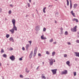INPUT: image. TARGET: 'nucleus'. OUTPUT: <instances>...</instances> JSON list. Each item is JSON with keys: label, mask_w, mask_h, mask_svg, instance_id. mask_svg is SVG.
<instances>
[{"label": "nucleus", "mask_w": 79, "mask_h": 79, "mask_svg": "<svg viewBox=\"0 0 79 79\" xmlns=\"http://www.w3.org/2000/svg\"><path fill=\"white\" fill-rule=\"evenodd\" d=\"M10 59L12 60V61H15V56L13 55H12L10 57Z\"/></svg>", "instance_id": "obj_1"}, {"label": "nucleus", "mask_w": 79, "mask_h": 79, "mask_svg": "<svg viewBox=\"0 0 79 79\" xmlns=\"http://www.w3.org/2000/svg\"><path fill=\"white\" fill-rule=\"evenodd\" d=\"M56 71H57V69H54L51 70L53 74H56Z\"/></svg>", "instance_id": "obj_2"}, {"label": "nucleus", "mask_w": 79, "mask_h": 79, "mask_svg": "<svg viewBox=\"0 0 79 79\" xmlns=\"http://www.w3.org/2000/svg\"><path fill=\"white\" fill-rule=\"evenodd\" d=\"M49 63L51 65H53V60L51 58V60H49Z\"/></svg>", "instance_id": "obj_3"}, {"label": "nucleus", "mask_w": 79, "mask_h": 79, "mask_svg": "<svg viewBox=\"0 0 79 79\" xmlns=\"http://www.w3.org/2000/svg\"><path fill=\"white\" fill-rule=\"evenodd\" d=\"M68 73V71L67 70H65L64 71L62 72L61 74L62 75L63 74H66Z\"/></svg>", "instance_id": "obj_4"}, {"label": "nucleus", "mask_w": 79, "mask_h": 79, "mask_svg": "<svg viewBox=\"0 0 79 79\" xmlns=\"http://www.w3.org/2000/svg\"><path fill=\"white\" fill-rule=\"evenodd\" d=\"M35 30H40V26L38 25L35 28Z\"/></svg>", "instance_id": "obj_5"}, {"label": "nucleus", "mask_w": 79, "mask_h": 79, "mask_svg": "<svg viewBox=\"0 0 79 79\" xmlns=\"http://www.w3.org/2000/svg\"><path fill=\"white\" fill-rule=\"evenodd\" d=\"M14 27L11 30H17V27L15 26V25H13Z\"/></svg>", "instance_id": "obj_6"}, {"label": "nucleus", "mask_w": 79, "mask_h": 79, "mask_svg": "<svg viewBox=\"0 0 79 79\" xmlns=\"http://www.w3.org/2000/svg\"><path fill=\"white\" fill-rule=\"evenodd\" d=\"M12 22L13 24V25H15V23H16V20L15 19H12Z\"/></svg>", "instance_id": "obj_7"}, {"label": "nucleus", "mask_w": 79, "mask_h": 79, "mask_svg": "<svg viewBox=\"0 0 79 79\" xmlns=\"http://www.w3.org/2000/svg\"><path fill=\"white\" fill-rule=\"evenodd\" d=\"M72 21H76V23H78V19H76V18H74L73 19H72Z\"/></svg>", "instance_id": "obj_8"}, {"label": "nucleus", "mask_w": 79, "mask_h": 79, "mask_svg": "<svg viewBox=\"0 0 79 79\" xmlns=\"http://www.w3.org/2000/svg\"><path fill=\"white\" fill-rule=\"evenodd\" d=\"M41 39L43 40H44V39H47V38H46V37H44V35H42L41 36Z\"/></svg>", "instance_id": "obj_9"}, {"label": "nucleus", "mask_w": 79, "mask_h": 79, "mask_svg": "<svg viewBox=\"0 0 79 79\" xmlns=\"http://www.w3.org/2000/svg\"><path fill=\"white\" fill-rule=\"evenodd\" d=\"M71 14H72V15L73 16H74V17H75V13H73V11L72 10L71 12Z\"/></svg>", "instance_id": "obj_10"}, {"label": "nucleus", "mask_w": 79, "mask_h": 79, "mask_svg": "<svg viewBox=\"0 0 79 79\" xmlns=\"http://www.w3.org/2000/svg\"><path fill=\"white\" fill-rule=\"evenodd\" d=\"M70 63V62L69 61H67L66 62V64H67V65H68L69 66H70V65H69Z\"/></svg>", "instance_id": "obj_11"}, {"label": "nucleus", "mask_w": 79, "mask_h": 79, "mask_svg": "<svg viewBox=\"0 0 79 79\" xmlns=\"http://www.w3.org/2000/svg\"><path fill=\"white\" fill-rule=\"evenodd\" d=\"M70 8L71 9L72 8V3L71 2V0H70Z\"/></svg>", "instance_id": "obj_12"}, {"label": "nucleus", "mask_w": 79, "mask_h": 79, "mask_svg": "<svg viewBox=\"0 0 79 79\" xmlns=\"http://www.w3.org/2000/svg\"><path fill=\"white\" fill-rule=\"evenodd\" d=\"M77 29V26H76L74 27H73V29H71V30H76Z\"/></svg>", "instance_id": "obj_13"}, {"label": "nucleus", "mask_w": 79, "mask_h": 79, "mask_svg": "<svg viewBox=\"0 0 79 79\" xmlns=\"http://www.w3.org/2000/svg\"><path fill=\"white\" fill-rule=\"evenodd\" d=\"M10 41H12V42H14V40H13V37H12L10 38Z\"/></svg>", "instance_id": "obj_14"}, {"label": "nucleus", "mask_w": 79, "mask_h": 79, "mask_svg": "<svg viewBox=\"0 0 79 79\" xmlns=\"http://www.w3.org/2000/svg\"><path fill=\"white\" fill-rule=\"evenodd\" d=\"M36 52H37V50H34V56H35L36 55Z\"/></svg>", "instance_id": "obj_15"}, {"label": "nucleus", "mask_w": 79, "mask_h": 79, "mask_svg": "<svg viewBox=\"0 0 79 79\" xmlns=\"http://www.w3.org/2000/svg\"><path fill=\"white\" fill-rule=\"evenodd\" d=\"M77 4H74L73 6L74 8H76V7H77Z\"/></svg>", "instance_id": "obj_16"}, {"label": "nucleus", "mask_w": 79, "mask_h": 79, "mask_svg": "<svg viewBox=\"0 0 79 79\" xmlns=\"http://www.w3.org/2000/svg\"><path fill=\"white\" fill-rule=\"evenodd\" d=\"M45 9H46V7H45L43 9V11L44 13H46L45 10Z\"/></svg>", "instance_id": "obj_17"}, {"label": "nucleus", "mask_w": 79, "mask_h": 79, "mask_svg": "<svg viewBox=\"0 0 79 79\" xmlns=\"http://www.w3.org/2000/svg\"><path fill=\"white\" fill-rule=\"evenodd\" d=\"M3 57H4V58H6L7 56L6 55V54H4L3 55Z\"/></svg>", "instance_id": "obj_18"}, {"label": "nucleus", "mask_w": 79, "mask_h": 79, "mask_svg": "<svg viewBox=\"0 0 79 79\" xmlns=\"http://www.w3.org/2000/svg\"><path fill=\"white\" fill-rule=\"evenodd\" d=\"M55 53H56L55 52H53L52 53V56H54V55H55Z\"/></svg>", "instance_id": "obj_19"}, {"label": "nucleus", "mask_w": 79, "mask_h": 79, "mask_svg": "<svg viewBox=\"0 0 79 79\" xmlns=\"http://www.w3.org/2000/svg\"><path fill=\"white\" fill-rule=\"evenodd\" d=\"M67 6H69V1H68V0H67Z\"/></svg>", "instance_id": "obj_20"}, {"label": "nucleus", "mask_w": 79, "mask_h": 79, "mask_svg": "<svg viewBox=\"0 0 79 79\" xmlns=\"http://www.w3.org/2000/svg\"><path fill=\"white\" fill-rule=\"evenodd\" d=\"M10 31L11 32L12 34L14 33V30H10Z\"/></svg>", "instance_id": "obj_21"}, {"label": "nucleus", "mask_w": 79, "mask_h": 79, "mask_svg": "<svg viewBox=\"0 0 79 79\" xmlns=\"http://www.w3.org/2000/svg\"><path fill=\"white\" fill-rule=\"evenodd\" d=\"M41 77L42 79H46V77L44 76H42Z\"/></svg>", "instance_id": "obj_22"}, {"label": "nucleus", "mask_w": 79, "mask_h": 79, "mask_svg": "<svg viewBox=\"0 0 79 79\" xmlns=\"http://www.w3.org/2000/svg\"><path fill=\"white\" fill-rule=\"evenodd\" d=\"M26 73H29V70L27 71V69L26 68Z\"/></svg>", "instance_id": "obj_23"}, {"label": "nucleus", "mask_w": 79, "mask_h": 79, "mask_svg": "<svg viewBox=\"0 0 79 79\" xmlns=\"http://www.w3.org/2000/svg\"><path fill=\"white\" fill-rule=\"evenodd\" d=\"M29 44H27L26 45V48L27 49V48H28V47H29Z\"/></svg>", "instance_id": "obj_24"}, {"label": "nucleus", "mask_w": 79, "mask_h": 79, "mask_svg": "<svg viewBox=\"0 0 79 79\" xmlns=\"http://www.w3.org/2000/svg\"><path fill=\"white\" fill-rule=\"evenodd\" d=\"M46 54H47V55H49L50 54V52H48V51H47L46 52Z\"/></svg>", "instance_id": "obj_25"}, {"label": "nucleus", "mask_w": 79, "mask_h": 79, "mask_svg": "<svg viewBox=\"0 0 79 79\" xmlns=\"http://www.w3.org/2000/svg\"><path fill=\"white\" fill-rule=\"evenodd\" d=\"M1 52L2 53H4V50L3 49H2L1 51Z\"/></svg>", "instance_id": "obj_26"}, {"label": "nucleus", "mask_w": 79, "mask_h": 79, "mask_svg": "<svg viewBox=\"0 0 79 79\" xmlns=\"http://www.w3.org/2000/svg\"><path fill=\"white\" fill-rule=\"evenodd\" d=\"M53 39H51L49 40V42H53Z\"/></svg>", "instance_id": "obj_27"}, {"label": "nucleus", "mask_w": 79, "mask_h": 79, "mask_svg": "<svg viewBox=\"0 0 79 79\" xmlns=\"http://www.w3.org/2000/svg\"><path fill=\"white\" fill-rule=\"evenodd\" d=\"M6 38H8L9 37H10V35H6Z\"/></svg>", "instance_id": "obj_28"}, {"label": "nucleus", "mask_w": 79, "mask_h": 79, "mask_svg": "<svg viewBox=\"0 0 79 79\" xmlns=\"http://www.w3.org/2000/svg\"><path fill=\"white\" fill-rule=\"evenodd\" d=\"M64 34H65V35H68V32H67V31H65V32Z\"/></svg>", "instance_id": "obj_29"}, {"label": "nucleus", "mask_w": 79, "mask_h": 79, "mask_svg": "<svg viewBox=\"0 0 79 79\" xmlns=\"http://www.w3.org/2000/svg\"><path fill=\"white\" fill-rule=\"evenodd\" d=\"M73 74H74V76H76V72H74L73 73Z\"/></svg>", "instance_id": "obj_30"}, {"label": "nucleus", "mask_w": 79, "mask_h": 79, "mask_svg": "<svg viewBox=\"0 0 79 79\" xmlns=\"http://www.w3.org/2000/svg\"><path fill=\"white\" fill-rule=\"evenodd\" d=\"M32 56V55H31V54H30L29 56V58L30 59L31 58Z\"/></svg>", "instance_id": "obj_31"}, {"label": "nucleus", "mask_w": 79, "mask_h": 79, "mask_svg": "<svg viewBox=\"0 0 79 79\" xmlns=\"http://www.w3.org/2000/svg\"><path fill=\"white\" fill-rule=\"evenodd\" d=\"M11 10H10L9 11V14H11Z\"/></svg>", "instance_id": "obj_32"}, {"label": "nucleus", "mask_w": 79, "mask_h": 79, "mask_svg": "<svg viewBox=\"0 0 79 79\" xmlns=\"http://www.w3.org/2000/svg\"><path fill=\"white\" fill-rule=\"evenodd\" d=\"M55 15L56 16H57V15H58V12L56 13L55 14Z\"/></svg>", "instance_id": "obj_33"}, {"label": "nucleus", "mask_w": 79, "mask_h": 79, "mask_svg": "<svg viewBox=\"0 0 79 79\" xmlns=\"http://www.w3.org/2000/svg\"><path fill=\"white\" fill-rule=\"evenodd\" d=\"M20 77H21V78H23V76L22 75H20Z\"/></svg>", "instance_id": "obj_34"}, {"label": "nucleus", "mask_w": 79, "mask_h": 79, "mask_svg": "<svg viewBox=\"0 0 79 79\" xmlns=\"http://www.w3.org/2000/svg\"><path fill=\"white\" fill-rule=\"evenodd\" d=\"M64 57H67V55L65 54L64 55Z\"/></svg>", "instance_id": "obj_35"}, {"label": "nucleus", "mask_w": 79, "mask_h": 79, "mask_svg": "<svg viewBox=\"0 0 79 79\" xmlns=\"http://www.w3.org/2000/svg\"><path fill=\"white\" fill-rule=\"evenodd\" d=\"M72 32H76V30H72Z\"/></svg>", "instance_id": "obj_36"}, {"label": "nucleus", "mask_w": 79, "mask_h": 79, "mask_svg": "<svg viewBox=\"0 0 79 79\" xmlns=\"http://www.w3.org/2000/svg\"><path fill=\"white\" fill-rule=\"evenodd\" d=\"M28 7H30V4L29 3H27Z\"/></svg>", "instance_id": "obj_37"}, {"label": "nucleus", "mask_w": 79, "mask_h": 79, "mask_svg": "<svg viewBox=\"0 0 79 79\" xmlns=\"http://www.w3.org/2000/svg\"><path fill=\"white\" fill-rule=\"evenodd\" d=\"M19 60L20 61H21L22 60H23V59H22V58H19Z\"/></svg>", "instance_id": "obj_38"}, {"label": "nucleus", "mask_w": 79, "mask_h": 79, "mask_svg": "<svg viewBox=\"0 0 79 79\" xmlns=\"http://www.w3.org/2000/svg\"><path fill=\"white\" fill-rule=\"evenodd\" d=\"M2 8H0V12L1 13H2Z\"/></svg>", "instance_id": "obj_39"}, {"label": "nucleus", "mask_w": 79, "mask_h": 79, "mask_svg": "<svg viewBox=\"0 0 79 79\" xmlns=\"http://www.w3.org/2000/svg\"><path fill=\"white\" fill-rule=\"evenodd\" d=\"M41 54L40 53L38 54V56H41Z\"/></svg>", "instance_id": "obj_40"}, {"label": "nucleus", "mask_w": 79, "mask_h": 79, "mask_svg": "<svg viewBox=\"0 0 79 79\" xmlns=\"http://www.w3.org/2000/svg\"><path fill=\"white\" fill-rule=\"evenodd\" d=\"M32 54H33V52L32 51L31 52V53L30 55H32Z\"/></svg>", "instance_id": "obj_41"}, {"label": "nucleus", "mask_w": 79, "mask_h": 79, "mask_svg": "<svg viewBox=\"0 0 79 79\" xmlns=\"http://www.w3.org/2000/svg\"><path fill=\"white\" fill-rule=\"evenodd\" d=\"M29 42L30 43V45H31V43H32V42L31 41H29Z\"/></svg>", "instance_id": "obj_42"}, {"label": "nucleus", "mask_w": 79, "mask_h": 79, "mask_svg": "<svg viewBox=\"0 0 79 79\" xmlns=\"http://www.w3.org/2000/svg\"><path fill=\"white\" fill-rule=\"evenodd\" d=\"M77 43H79V40H77L76 41Z\"/></svg>", "instance_id": "obj_43"}, {"label": "nucleus", "mask_w": 79, "mask_h": 79, "mask_svg": "<svg viewBox=\"0 0 79 79\" xmlns=\"http://www.w3.org/2000/svg\"><path fill=\"white\" fill-rule=\"evenodd\" d=\"M22 50H25V49L24 47L22 48Z\"/></svg>", "instance_id": "obj_44"}, {"label": "nucleus", "mask_w": 79, "mask_h": 79, "mask_svg": "<svg viewBox=\"0 0 79 79\" xmlns=\"http://www.w3.org/2000/svg\"><path fill=\"white\" fill-rule=\"evenodd\" d=\"M53 44H56V42H54L53 43Z\"/></svg>", "instance_id": "obj_45"}, {"label": "nucleus", "mask_w": 79, "mask_h": 79, "mask_svg": "<svg viewBox=\"0 0 79 79\" xmlns=\"http://www.w3.org/2000/svg\"><path fill=\"white\" fill-rule=\"evenodd\" d=\"M52 5H49V6H48V7H52Z\"/></svg>", "instance_id": "obj_46"}, {"label": "nucleus", "mask_w": 79, "mask_h": 79, "mask_svg": "<svg viewBox=\"0 0 79 79\" xmlns=\"http://www.w3.org/2000/svg\"><path fill=\"white\" fill-rule=\"evenodd\" d=\"M10 50H13V48H10Z\"/></svg>", "instance_id": "obj_47"}, {"label": "nucleus", "mask_w": 79, "mask_h": 79, "mask_svg": "<svg viewBox=\"0 0 79 79\" xmlns=\"http://www.w3.org/2000/svg\"><path fill=\"white\" fill-rule=\"evenodd\" d=\"M68 45H70L71 44V43H70V42H68Z\"/></svg>", "instance_id": "obj_48"}, {"label": "nucleus", "mask_w": 79, "mask_h": 79, "mask_svg": "<svg viewBox=\"0 0 79 79\" xmlns=\"http://www.w3.org/2000/svg\"><path fill=\"white\" fill-rule=\"evenodd\" d=\"M39 66H38L37 68H36V69L37 70V69H39Z\"/></svg>", "instance_id": "obj_49"}, {"label": "nucleus", "mask_w": 79, "mask_h": 79, "mask_svg": "<svg viewBox=\"0 0 79 79\" xmlns=\"http://www.w3.org/2000/svg\"><path fill=\"white\" fill-rule=\"evenodd\" d=\"M55 23H56H56H57V21H56V20H55Z\"/></svg>", "instance_id": "obj_50"}, {"label": "nucleus", "mask_w": 79, "mask_h": 79, "mask_svg": "<svg viewBox=\"0 0 79 79\" xmlns=\"http://www.w3.org/2000/svg\"><path fill=\"white\" fill-rule=\"evenodd\" d=\"M43 30H46V28L45 27H44L43 29Z\"/></svg>", "instance_id": "obj_51"}, {"label": "nucleus", "mask_w": 79, "mask_h": 79, "mask_svg": "<svg viewBox=\"0 0 79 79\" xmlns=\"http://www.w3.org/2000/svg\"><path fill=\"white\" fill-rule=\"evenodd\" d=\"M29 1L30 3H31V0H29Z\"/></svg>", "instance_id": "obj_52"}, {"label": "nucleus", "mask_w": 79, "mask_h": 79, "mask_svg": "<svg viewBox=\"0 0 79 79\" xmlns=\"http://www.w3.org/2000/svg\"><path fill=\"white\" fill-rule=\"evenodd\" d=\"M2 66V63L0 62V66Z\"/></svg>", "instance_id": "obj_53"}, {"label": "nucleus", "mask_w": 79, "mask_h": 79, "mask_svg": "<svg viewBox=\"0 0 79 79\" xmlns=\"http://www.w3.org/2000/svg\"><path fill=\"white\" fill-rule=\"evenodd\" d=\"M60 30H63V28H62V27H61L60 28Z\"/></svg>", "instance_id": "obj_54"}, {"label": "nucleus", "mask_w": 79, "mask_h": 79, "mask_svg": "<svg viewBox=\"0 0 79 79\" xmlns=\"http://www.w3.org/2000/svg\"><path fill=\"white\" fill-rule=\"evenodd\" d=\"M36 11H37V13H38V10H37V9H36Z\"/></svg>", "instance_id": "obj_55"}, {"label": "nucleus", "mask_w": 79, "mask_h": 79, "mask_svg": "<svg viewBox=\"0 0 79 79\" xmlns=\"http://www.w3.org/2000/svg\"><path fill=\"white\" fill-rule=\"evenodd\" d=\"M32 17H34V14H32Z\"/></svg>", "instance_id": "obj_56"}, {"label": "nucleus", "mask_w": 79, "mask_h": 79, "mask_svg": "<svg viewBox=\"0 0 79 79\" xmlns=\"http://www.w3.org/2000/svg\"><path fill=\"white\" fill-rule=\"evenodd\" d=\"M12 5H13L12 4H10V6H12Z\"/></svg>", "instance_id": "obj_57"}, {"label": "nucleus", "mask_w": 79, "mask_h": 79, "mask_svg": "<svg viewBox=\"0 0 79 79\" xmlns=\"http://www.w3.org/2000/svg\"><path fill=\"white\" fill-rule=\"evenodd\" d=\"M5 20L6 21V20H7V19H6V18L5 19Z\"/></svg>", "instance_id": "obj_58"}, {"label": "nucleus", "mask_w": 79, "mask_h": 79, "mask_svg": "<svg viewBox=\"0 0 79 79\" xmlns=\"http://www.w3.org/2000/svg\"><path fill=\"white\" fill-rule=\"evenodd\" d=\"M25 79H29V78H25Z\"/></svg>", "instance_id": "obj_59"}, {"label": "nucleus", "mask_w": 79, "mask_h": 79, "mask_svg": "<svg viewBox=\"0 0 79 79\" xmlns=\"http://www.w3.org/2000/svg\"><path fill=\"white\" fill-rule=\"evenodd\" d=\"M43 65H44V62H43Z\"/></svg>", "instance_id": "obj_60"}, {"label": "nucleus", "mask_w": 79, "mask_h": 79, "mask_svg": "<svg viewBox=\"0 0 79 79\" xmlns=\"http://www.w3.org/2000/svg\"><path fill=\"white\" fill-rule=\"evenodd\" d=\"M27 16H28V15H26V17H27Z\"/></svg>", "instance_id": "obj_61"}, {"label": "nucleus", "mask_w": 79, "mask_h": 79, "mask_svg": "<svg viewBox=\"0 0 79 79\" xmlns=\"http://www.w3.org/2000/svg\"><path fill=\"white\" fill-rule=\"evenodd\" d=\"M43 31H45V30H43Z\"/></svg>", "instance_id": "obj_62"}, {"label": "nucleus", "mask_w": 79, "mask_h": 79, "mask_svg": "<svg viewBox=\"0 0 79 79\" xmlns=\"http://www.w3.org/2000/svg\"><path fill=\"white\" fill-rule=\"evenodd\" d=\"M54 62H55V60H54Z\"/></svg>", "instance_id": "obj_63"}, {"label": "nucleus", "mask_w": 79, "mask_h": 79, "mask_svg": "<svg viewBox=\"0 0 79 79\" xmlns=\"http://www.w3.org/2000/svg\"><path fill=\"white\" fill-rule=\"evenodd\" d=\"M65 7L66 8V6H65Z\"/></svg>", "instance_id": "obj_64"}]
</instances>
